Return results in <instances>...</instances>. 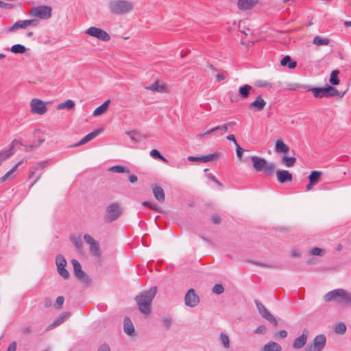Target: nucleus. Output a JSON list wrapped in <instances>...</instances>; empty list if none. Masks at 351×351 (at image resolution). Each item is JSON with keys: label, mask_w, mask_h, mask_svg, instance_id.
I'll list each match as a JSON object with an SVG mask.
<instances>
[{"label": "nucleus", "mask_w": 351, "mask_h": 351, "mask_svg": "<svg viewBox=\"0 0 351 351\" xmlns=\"http://www.w3.org/2000/svg\"><path fill=\"white\" fill-rule=\"evenodd\" d=\"M157 293V287H152L149 290L143 291L136 298L139 311L148 315L151 313V304Z\"/></svg>", "instance_id": "1"}, {"label": "nucleus", "mask_w": 351, "mask_h": 351, "mask_svg": "<svg viewBox=\"0 0 351 351\" xmlns=\"http://www.w3.org/2000/svg\"><path fill=\"white\" fill-rule=\"evenodd\" d=\"M326 302L335 301L339 304L351 306V294L343 289H337L328 292L324 296Z\"/></svg>", "instance_id": "2"}, {"label": "nucleus", "mask_w": 351, "mask_h": 351, "mask_svg": "<svg viewBox=\"0 0 351 351\" xmlns=\"http://www.w3.org/2000/svg\"><path fill=\"white\" fill-rule=\"evenodd\" d=\"M250 160L252 162L254 169L256 171H263L267 176H272L274 174L276 169V165L274 162L267 164L265 159L256 156H252Z\"/></svg>", "instance_id": "3"}, {"label": "nucleus", "mask_w": 351, "mask_h": 351, "mask_svg": "<svg viewBox=\"0 0 351 351\" xmlns=\"http://www.w3.org/2000/svg\"><path fill=\"white\" fill-rule=\"evenodd\" d=\"M311 91L315 98H323L337 96L342 98L345 93H340L335 87L327 86L326 87H313L308 90Z\"/></svg>", "instance_id": "4"}, {"label": "nucleus", "mask_w": 351, "mask_h": 351, "mask_svg": "<svg viewBox=\"0 0 351 351\" xmlns=\"http://www.w3.org/2000/svg\"><path fill=\"white\" fill-rule=\"evenodd\" d=\"M111 12L116 14H123L133 9V3L128 0H114L109 3Z\"/></svg>", "instance_id": "5"}, {"label": "nucleus", "mask_w": 351, "mask_h": 351, "mask_svg": "<svg viewBox=\"0 0 351 351\" xmlns=\"http://www.w3.org/2000/svg\"><path fill=\"white\" fill-rule=\"evenodd\" d=\"M121 215L120 204L117 202L110 204L106 210L105 220L112 222L118 219Z\"/></svg>", "instance_id": "6"}, {"label": "nucleus", "mask_w": 351, "mask_h": 351, "mask_svg": "<svg viewBox=\"0 0 351 351\" xmlns=\"http://www.w3.org/2000/svg\"><path fill=\"white\" fill-rule=\"evenodd\" d=\"M51 8L47 5H39L32 8L30 11V15L39 18L40 19H49L51 16Z\"/></svg>", "instance_id": "7"}, {"label": "nucleus", "mask_w": 351, "mask_h": 351, "mask_svg": "<svg viewBox=\"0 0 351 351\" xmlns=\"http://www.w3.org/2000/svg\"><path fill=\"white\" fill-rule=\"evenodd\" d=\"M255 304L261 317L273 324L274 326H276L278 324V321L276 320V317L265 306V305H263L257 300H255Z\"/></svg>", "instance_id": "8"}, {"label": "nucleus", "mask_w": 351, "mask_h": 351, "mask_svg": "<svg viewBox=\"0 0 351 351\" xmlns=\"http://www.w3.org/2000/svg\"><path fill=\"white\" fill-rule=\"evenodd\" d=\"M56 265L58 274L64 279H68L69 278V273L66 269V261L62 254L57 255L56 258Z\"/></svg>", "instance_id": "9"}, {"label": "nucleus", "mask_w": 351, "mask_h": 351, "mask_svg": "<svg viewBox=\"0 0 351 351\" xmlns=\"http://www.w3.org/2000/svg\"><path fill=\"white\" fill-rule=\"evenodd\" d=\"M326 343L325 335H317L313 340L312 345H308L306 347L305 351H322L324 348Z\"/></svg>", "instance_id": "10"}, {"label": "nucleus", "mask_w": 351, "mask_h": 351, "mask_svg": "<svg viewBox=\"0 0 351 351\" xmlns=\"http://www.w3.org/2000/svg\"><path fill=\"white\" fill-rule=\"evenodd\" d=\"M71 263L73 267V271L76 278L82 282L89 283L90 279L88 275L82 269V267L78 261L72 259Z\"/></svg>", "instance_id": "11"}, {"label": "nucleus", "mask_w": 351, "mask_h": 351, "mask_svg": "<svg viewBox=\"0 0 351 351\" xmlns=\"http://www.w3.org/2000/svg\"><path fill=\"white\" fill-rule=\"evenodd\" d=\"M86 33L102 41H109L110 40V35L101 28L90 27L86 29Z\"/></svg>", "instance_id": "12"}, {"label": "nucleus", "mask_w": 351, "mask_h": 351, "mask_svg": "<svg viewBox=\"0 0 351 351\" xmlns=\"http://www.w3.org/2000/svg\"><path fill=\"white\" fill-rule=\"evenodd\" d=\"M31 110L33 113L43 114L47 111L46 103L38 99H33L30 102Z\"/></svg>", "instance_id": "13"}, {"label": "nucleus", "mask_w": 351, "mask_h": 351, "mask_svg": "<svg viewBox=\"0 0 351 351\" xmlns=\"http://www.w3.org/2000/svg\"><path fill=\"white\" fill-rule=\"evenodd\" d=\"M38 25V21L35 19L32 20H24V21H18L14 23V25L10 27L8 29V32H14L18 29H25L28 26H36Z\"/></svg>", "instance_id": "14"}, {"label": "nucleus", "mask_w": 351, "mask_h": 351, "mask_svg": "<svg viewBox=\"0 0 351 351\" xmlns=\"http://www.w3.org/2000/svg\"><path fill=\"white\" fill-rule=\"evenodd\" d=\"M185 304L190 307H195L199 302V296L195 293L193 289H189L184 297Z\"/></svg>", "instance_id": "15"}, {"label": "nucleus", "mask_w": 351, "mask_h": 351, "mask_svg": "<svg viewBox=\"0 0 351 351\" xmlns=\"http://www.w3.org/2000/svg\"><path fill=\"white\" fill-rule=\"evenodd\" d=\"M309 335V331L308 329L305 328L303 330L302 333L300 336L297 337L292 343V347L294 349L299 350L302 348L305 344L306 343L308 337Z\"/></svg>", "instance_id": "16"}, {"label": "nucleus", "mask_w": 351, "mask_h": 351, "mask_svg": "<svg viewBox=\"0 0 351 351\" xmlns=\"http://www.w3.org/2000/svg\"><path fill=\"white\" fill-rule=\"evenodd\" d=\"M85 242L90 245V252L95 256L99 254V243L90 235L85 234L84 235Z\"/></svg>", "instance_id": "17"}, {"label": "nucleus", "mask_w": 351, "mask_h": 351, "mask_svg": "<svg viewBox=\"0 0 351 351\" xmlns=\"http://www.w3.org/2000/svg\"><path fill=\"white\" fill-rule=\"evenodd\" d=\"M266 106V101L261 95L256 97V99L249 105V108L253 111H261Z\"/></svg>", "instance_id": "18"}, {"label": "nucleus", "mask_w": 351, "mask_h": 351, "mask_svg": "<svg viewBox=\"0 0 351 351\" xmlns=\"http://www.w3.org/2000/svg\"><path fill=\"white\" fill-rule=\"evenodd\" d=\"M276 176L280 183L291 182L293 179L292 174L287 170H278L276 171Z\"/></svg>", "instance_id": "19"}, {"label": "nucleus", "mask_w": 351, "mask_h": 351, "mask_svg": "<svg viewBox=\"0 0 351 351\" xmlns=\"http://www.w3.org/2000/svg\"><path fill=\"white\" fill-rule=\"evenodd\" d=\"M101 131L102 130L101 129H99V130H96L89 133L88 134H87L84 137H83L78 143H75L74 145V146L75 147L80 146V145H82L88 143V141L93 140L97 136H98L101 132Z\"/></svg>", "instance_id": "20"}, {"label": "nucleus", "mask_w": 351, "mask_h": 351, "mask_svg": "<svg viewBox=\"0 0 351 351\" xmlns=\"http://www.w3.org/2000/svg\"><path fill=\"white\" fill-rule=\"evenodd\" d=\"M153 194L155 198L160 203H163L165 200V194L162 188L155 185L153 186Z\"/></svg>", "instance_id": "21"}, {"label": "nucleus", "mask_w": 351, "mask_h": 351, "mask_svg": "<svg viewBox=\"0 0 351 351\" xmlns=\"http://www.w3.org/2000/svg\"><path fill=\"white\" fill-rule=\"evenodd\" d=\"M258 0H239L237 6L240 10H249L254 7Z\"/></svg>", "instance_id": "22"}, {"label": "nucleus", "mask_w": 351, "mask_h": 351, "mask_svg": "<svg viewBox=\"0 0 351 351\" xmlns=\"http://www.w3.org/2000/svg\"><path fill=\"white\" fill-rule=\"evenodd\" d=\"M125 134L128 135L133 141L135 142H140L148 138L147 135L141 134V132L136 130L126 132Z\"/></svg>", "instance_id": "23"}, {"label": "nucleus", "mask_w": 351, "mask_h": 351, "mask_svg": "<svg viewBox=\"0 0 351 351\" xmlns=\"http://www.w3.org/2000/svg\"><path fill=\"white\" fill-rule=\"evenodd\" d=\"M70 313L68 312L64 313L57 317L49 326L48 330L54 328L62 324L66 319L69 318Z\"/></svg>", "instance_id": "24"}, {"label": "nucleus", "mask_w": 351, "mask_h": 351, "mask_svg": "<svg viewBox=\"0 0 351 351\" xmlns=\"http://www.w3.org/2000/svg\"><path fill=\"white\" fill-rule=\"evenodd\" d=\"M123 328H124V332L126 334L131 335V336L134 335V325H133L132 321L130 320V319L128 317H125L124 318Z\"/></svg>", "instance_id": "25"}, {"label": "nucleus", "mask_w": 351, "mask_h": 351, "mask_svg": "<svg viewBox=\"0 0 351 351\" xmlns=\"http://www.w3.org/2000/svg\"><path fill=\"white\" fill-rule=\"evenodd\" d=\"M22 163V160L19 162L14 167H13L9 171H8L3 176H2L0 178V183H3L10 178H14V176H12V174L16 171L19 166H20Z\"/></svg>", "instance_id": "26"}, {"label": "nucleus", "mask_w": 351, "mask_h": 351, "mask_svg": "<svg viewBox=\"0 0 351 351\" xmlns=\"http://www.w3.org/2000/svg\"><path fill=\"white\" fill-rule=\"evenodd\" d=\"M275 151L276 153H287L289 151V147L281 140H278L276 143Z\"/></svg>", "instance_id": "27"}, {"label": "nucleus", "mask_w": 351, "mask_h": 351, "mask_svg": "<svg viewBox=\"0 0 351 351\" xmlns=\"http://www.w3.org/2000/svg\"><path fill=\"white\" fill-rule=\"evenodd\" d=\"M281 346L274 341L266 343L263 347V351H281Z\"/></svg>", "instance_id": "28"}, {"label": "nucleus", "mask_w": 351, "mask_h": 351, "mask_svg": "<svg viewBox=\"0 0 351 351\" xmlns=\"http://www.w3.org/2000/svg\"><path fill=\"white\" fill-rule=\"evenodd\" d=\"M110 102V101L109 99L106 100L102 105H101L100 106L97 107L94 110L93 115L94 116H99V115H101V114L105 113L107 111V110H108V108Z\"/></svg>", "instance_id": "29"}, {"label": "nucleus", "mask_w": 351, "mask_h": 351, "mask_svg": "<svg viewBox=\"0 0 351 351\" xmlns=\"http://www.w3.org/2000/svg\"><path fill=\"white\" fill-rule=\"evenodd\" d=\"M148 90H150L154 92H158V93H165L166 92V88L165 86L160 84L159 82L156 81L153 84H152L150 86H148L146 88Z\"/></svg>", "instance_id": "30"}, {"label": "nucleus", "mask_w": 351, "mask_h": 351, "mask_svg": "<svg viewBox=\"0 0 351 351\" xmlns=\"http://www.w3.org/2000/svg\"><path fill=\"white\" fill-rule=\"evenodd\" d=\"M252 89V87L250 85L245 84L239 88V93L243 99H246L249 97L250 90Z\"/></svg>", "instance_id": "31"}, {"label": "nucleus", "mask_w": 351, "mask_h": 351, "mask_svg": "<svg viewBox=\"0 0 351 351\" xmlns=\"http://www.w3.org/2000/svg\"><path fill=\"white\" fill-rule=\"evenodd\" d=\"M280 64L282 66H287L289 69H294L297 66V62L295 61H293L289 56H286L284 57Z\"/></svg>", "instance_id": "32"}, {"label": "nucleus", "mask_w": 351, "mask_h": 351, "mask_svg": "<svg viewBox=\"0 0 351 351\" xmlns=\"http://www.w3.org/2000/svg\"><path fill=\"white\" fill-rule=\"evenodd\" d=\"M75 102L71 99H67L64 102L60 103L57 106L58 110L68 109L71 110L75 107Z\"/></svg>", "instance_id": "33"}, {"label": "nucleus", "mask_w": 351, "mask_h": 351, "mask_svg": "<svg viewBox=\"0 0 351 351\" xmlns=\"http://www.w3.org/2000/svg\"><path fill=\"white\" fill-rule=\"evenodd\" d=\"M281 162L287 167H291L295 165V163L296 162V158L288 157L285 155L282 157Z\"/></svg>", "instance_id": "34"}, {"label": "nucleus", "mask_w": 351, "mask_h": 351, "mask_svg": "<svg viewBox=\"0 0 351 351\" xmlns=\"http://www.w3.org/2000/svg\"><path fill=\"white\" fill-rule=\"evenodd\" d=\"M330 43V39L327 38H322L320 36H315L313 38V44L317 46L328 45Z\"/></svg>", "instance_id": "35"}, {"label": "nucleus", "mask_w": 351, "mask_h": 351, "mask_svg": "<svg viewBox=\"0 0 351 351\" xmlns=\"http://www.w3.org/2000/svg\"><path fill=\"white\" fill-rule=\"evenodd\" d=\"M203 157L204 162H208L209 161L219 159L221 158V153L219 152H215L212 154L203 156Z\"/></svg>", "instance_id": "36"}, {"label": "nucleus", "mask_w": 351, "mask_h": 351, "mask_svg": "<svg viewBox=\"0 0 351 351\" xmlns=\"http://www.w3.org/2000/svg\"><path fill=\"white\" fill-rule=\"evenodd\" d=\"M109 171L114 173H130V169L125 166L115 165L110 168Z\"/></svg>", "instance_id": "37"}, {"label": "nucleus", "mask_w": 351, "mask_h": 351, "mask_svg": "<svg viewBox=\"0 0 351 351\" xmlns=\"http://www.w3.org/2000/svg\"><path fill=\"white\" fill-rule=\"evenodd\" d=\"M339 74V71L338 70H334L330 73L329 82L332 85H338L339 84V80L338 77V75Z\"/></svg>", "instance_id": "38"}, {"label": "nucleus", "mask_w": 351, "mask_h": 351, "mask_svg": "<svg viewBox=\"0 0 351 351\" xmlns=\"http://www.w3.org/2000/svg\"><path fill=\"white\" fill-rule=\"evenodd\" d=\"M10 50L14 53H24L26 51V47L24 45L16 44L14 45Z\"/></svg>", "instance_id": "39"}, {"label": "nucleus", "mask_w": 351, "mask_h": 351, "mask_svg": "<svg viewBox=\"0 0 351 351\" xmlns=\"http://www.w3.org/2000/svg\"><path fill=\"white\" fill-rule=\"evenodd\" d=\"M13 148L14 145H12L11 148L9 150L0 152V165L4 160L8 159L12 155L13 152L12 150Z\"/></svg>", "instance_id": "40"}, {"label": "nucleus", "mask_w": 351, "mask_h": 351, "mask_svg": "<svg viewBox=\"0 0 351 351\" xmlns=\"http://www.w3.org/2000/svg\"><path fill=\"white\" fill-rule=\"evenodd\" d=\"M321 175L322 172L318 171H313L308 177L309 180L311 182V183L316 184L318 182Z\"/></svg>", "instance_id": "41"}, {"label": "nucleus", "mask_w": 351, "mask_h": 351, "mask_svg": "<svg viewBox=\"0 0 351 351\" xmlns=\"http://www.w3.org/2000/svg\"><path fill=\"white\" fill-rule=\"evenodd\" d=\"M71 241L72 243L74 245V246L79 250L81 251L83 247V244L81 239L80 237H71Z\"/></svg>", "instance_id": "42"}, {"label": "nucleus", "mask_w": 351, "mask_h": 351, "mask_svg": "<svg viewBox=\"0 0 351 351\" xmlns=\"http://www.w3.org/2000/svg\"><path fill=\"white\" fill-rule=\"evenodd\" d=\"M150 156L154 158L161 160L165 162H167V160L162 155H161L157 149H152L150 152Z\"/></svg>", "instance_id": "43"}, {"label": "nucleus", "mask_w": 351, "mask_h": 351, "mask_svg": "<svg viewBox=\"0 0 351 351\" xmlns=\"http://www.w3.org/2000/svg\"><path fill=\"white\" fill-rule=\"evenodd\" d=\"M142 205L144 206L149 207L150 209L154 210L156 212H160V208L156 204L151 202L144 201L142 202Z\"/></svg>", "instance_id": "44"}, {"label": "nucleus", "mask_w": 351, "mask_h": 351, "mask_svg": "<svg viewBox=\"0 0 351 351\" xmlns=\"http://www.w3.org/2000/svg\"><path fill=\"white\" fill-rule=\"evenodd\" d=\"M220 339L224 348H228L230 347L229 337L226 335L221 332L220 335Z\"/></svg>", "instance_id": "45"}, {"label": "nucleus", "mask_w": 351, "mask_h": 351, "mask_svg": "<svg viewBox=\"0 0 351 351\" xmlns=\"http://www.w3.org/2000/svg\"><path fill=\"white\" fill-rule=\"evenodd\" d=\"M310 254L313 256H322L325 254V250L319 247H314L311 250Z\"/></svg>", "instance_id": "46"}, {"label": "nucleus", "mask_w": 351, "mask_h": 351, "mask_svg": "<svg viewBox=\"0 0 351 351\" xmlns=\"http://www.w3.org/2000/svg\"><path fill=\"white\" fill-rule=\"evenodd\" d=\"M346 330V326L344 323H339L335 327V332L338 334H343Z\"/></svg>", "instance_id": "47"}, {"label": "nucleus", "mask_w": 351, "mask_h": 351, "mask_svg": "<svg viewBox=\"0 0 351 351\" xmlns=\"http://www.w3.org/2000/svg\"><path fill=\"white\" fill-rule=\"evenodd\" d=\"M255 85L258 87H264V88H271V84L267 82V81H265V80H258L255 82Z\"/></svg>", "instance_id": "48"}, {"label": "nucleus", "mask_w": 351, "mask_h": 351, "mask_svg": "<svg viewBox=\"0 0 351 351\" xmlns=\"http://www.w3.org/2000/svg\"><path fill=\"white\" fill-rule=\"evenodd\" d=\"M224 291L223 286L220 284H216L213 288V292L216 294H221Z\"/></svg>", "instance_id": "49"}, {"label": "nucleus", "mask_w": 351, "mask_h": 351, "mask_svg": "<svg viewBox=\"0 0 351 351\" xmlns=\"http://www.w3.org/2000/svg\"><path fill=\"white\" fill-rule=\"evenodd\" d=\"M266 332L267 328L265 325H260L254 330V332L256 334H265Z\"/></svg>", "instance_id": "50"}, {"label": "nucleus", "mask_w": 351, "mask_h": 351, "mask_svg": "<svg viewBox=\"0 0 351 351\" xmlns=\"http://www.w3.org/2000/svg\"><path fill=\"white\" fill-rule=\"evenodd\" d=\"M204 157L203 156H189L187 158L188 160L190 161V162H204Z\"/></svg>", "instance_id": "51"}, {"label": "nucleus", "mask_w": 351, "mask_h": 351, "mask_svg": "<svg viewBox=\"0 0 351 351\" xmlns=\"http://www.w3.org/2000/svg\"><path fill=\"white\" fill-rule=\"evenodd\" d=\"M228 75L227 71H222L221 73H219L216 75V78L217 81H222L225 80Z\"/></svg>", "instance_id": "52"}, {"label": "nucleus", "mask_w": 351, "mask_h": 351, "mask_svg": "<svg viewBox=\"0 0 351 351\" xmlns=\"http://www.w3.org/2000/svg\"><path fill=\"white\" fill-rule=\"evenodd\" d=\"M64 301V298L63 296H58L56 298V306L57 308H60L62 306Z\"/></svg>", "instance_id": "53"}, {"label": "nucleus", "mask_w": 351, "mask_h": 351, "mask_svg": "<svg viewBox=\"0 0 351 351\" xmlns=\"http://www.w3.org/2000/svg\"><path fill=\"white\" fill-rule=\"evenodd\" d=\"M0 8L5 9H12L13 8V5L0 1Z\"/></svg>", "instance_id": "54"}, {"label": "nucleus", "mask_w": 351, "mask_h": 351, "mask_svg": "<svg viewBox=\"0 0 351 351\" xmlns=\"http://www.w3.org/2000/svg\"><path fill=\"white\" fill-rule=\"evenodd\" d=\"M235 147L237 155L239 158H241L244 150L240 147V145L238 143L237 145H235Z\"/></svg>", "instance_id": "55"}, {"label": "nucleus", "mask_w": 351, "mask_h": 351, "mask_svg": "<svg viewBox=\"0 0 351 351\" xmlns=\"http://www.w3.org/2000/svg\"><path fill=\"white\" fill-rule=\"evenodd\" d=\"M162 321H163V324H164L165 326L167 329H169L170 328L171 325V319L166 317V318H164Z\"/></svg>", "instance_id": "56"}, {"label": "nucleus", "mask_w": 351, "mask_h": 351, "mask_svg": "<svg viewBox=\"0 0 351 351\" xmlns=\"http://www.w3.org/2000/svg\"><path fill=\"white\" fill-rule=\"evenodd\" d=\"M208 177L219 186H222V184L216 178V177L214 175L210 173L208 175Z\"/></svg>", "instance_id": "57"}, {"label": "nucleus", "mask_w": 351, "mask_h": 351, "mask_svg": "<svg viewBox=\"0 0 351 351\" xmlns=\"http://www.w3.org/2000/svg\"><path fill=\"white\" fill-rule=\"evenodd\" d=\"M16 343L15 341L12 342L8 346L7 351H16Z\"/></svg>", "instance_id": "58"}, {"label": "nucleus", "mask_w": 351, "mask_h": 351, "mask_svg": "<svg viewBox=\"0 0 351 351\" xmlns=\"http://www.w3.org/2000/svg\"><path fill=\"white\" fill-rule=\"evenodd\" d=\"M38 167L42 169L46 168L49 165V162L47 160L42 161L38 163Z\"/></svg>", "instance_id": "59"}, {"label": "nucleus", "mask_w": 351, "mask_h": 351, "mask_svg": "<svg viewBox=\"0 0 351 351\" xmlns=\"http://www.w3.org/2000/svg\"><path fill=\"white\" fill-rule=\"evenodd\" d=\"M97 351H110V347L106 344L101 345Z\"/></svg>", "instance_id": "60"}, {"label": "nucleus", "mask_w": 351, "mask_h": 351, "mask_svg": "<svg viewBox=\"0 0 351 351\" xmlns=\"http://www.w3.org/2000/svg\"><path fill=\"white\" fill-rule=\"evenodd\" d=\"M278 336L280 338H286L287 337V332L285 330H281L278 332Z\"/></svg>", "instance_id": "61"}, {"label": "nucleus", "mask_w": 351, "mask_h": 351, "mask_svg": "<svg viewBox=\"0 0 351 351\" xmlns=\"http://www.w3.org/2000/svg\"><path fill=\"white\" fill-rule=\"evenodd\" d=\"M226 138L228 140L232 141L234 143V145H237L238 143H237L234 134H230Z\"/></svg>", "instance_id": "62"}, {"label": "nucleus", "mask_w": 351, "mask_h": 351, "mask_svg": "<svg viewBox=\"0 0 351 351\" xmlns=\"http://www.w3.org/2000/svg\"><path fill=\"white\" fill-rule=\"evenodd\" d=\"M211 219L215 224H218L221 221V218L217 215L213 216Z\"/></svg>", "instance_id": "63"}, {"label": "nucleus", "mask_w": 351, "mask_h": 351, "mask_svg": "<svg viewBox=\"0 0 351 351\" xmlns=\"http://www.w3.org/2000/svg\"><path fill=\"white\" fill-rule=\"evenodd\" d=\"M44 305H45V307L46 308H49V306H51V300L50 298H45V301H44Z\"/></svg>", "instance_id": "64"}]
</instances>
